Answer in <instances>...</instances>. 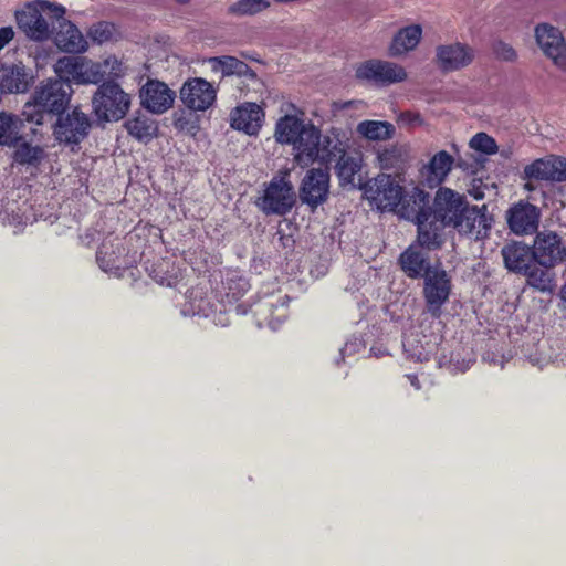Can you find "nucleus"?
Segmentation results:
<instances>
[{"mask_svg": "<svg viewBox=\"0 0 566 566\" xmlns=\"http://www.w3.org/2000/svg\"><path fill=\"white\" fill-rule=\"evenodd\" d=\"M502 256L505 266L516 273H526L533 259L530 248L517 242L503 247Z\"/></svg>", "mask_w": 566, "mask_h": 566, "instance_id": "nucleus-28", "label": "nucleus"}, {"mask_svg": "<svg viewBox=\"0 0 566 566\" xmlns=\"http://www.w3.org/2000/svg\"><path fill=\"white\" fill-rule=\"evenodd\" d=\"M263 120V108L255 103H243L237 106L230 113L231 127L250 136L256 135L259 133Z\"/></svg>", "mask_w": 566, "mask_h": 566, "instance_id": "nucleus-17", "label": "nucleus"}, {"mask_svg": "<svg viewBox=\"0 0 566 566\" xmlns=\"http://www.w3.org/2000/svg\"><path fill=\"white\" fill-rule=\"evenodd\" d=\"M467 206L462 195L450 188L441 187L436 192L431 214L446 227L454 228Z\"/></svg>", "mask_w": 566, "mask_h": 566, "instance_id": "nucleus-10", "label": "nucleus"}, {"mask_svg": "<svg viewBox=\"0 0 566 566\" xmlns=\"http://www.w3.org/2000/svg\"><path fill=\"white\" fill-rule=\"evenodd\" d=\"M97 262L101 266V269L104 272H113L120 269V264L117 260V258L113 256V253L109 254L108 248L106 244H103L99 250L97 251L96 255Z\"/></svg>", "mask_w": 566, "mask_h": 566, "instance_id": "nucleus-45", "label": "nucleus"}, {"mask_svg": "<svg viewBox=\"0 0 566 566\" xmlns=\"http://www.w3.org/2000/svg\"><path fill=\"white\" fill-rule=\"evenodd\" d=\"M469 146L482 154L485 155H493L497 153V145L494 138L489 136L485 133H478L475 134L469 143Z\"/></svg>", "mask_w": 566, "mask_h": 566, "instance_id": "nucleus-43", "label": "nucleus"}, {"mask_svg": "<svg viewBox=\"0 0 566 566\" xmlns=\"http://www.w3.org/2000/svg\"><path fill=\"white\" fill-rule=\"evenodd\" d=\"M177 2H180V3H187L189 2L190 0H176Z\"/></svg>", "mask_w": 566, "mask_h": 566, "instance_id": "nucleus-57", "label": "nucleus"}, {"mask_svg": "<svg viewBox=\"0 0 566 566\" xmlns=\"http://www.w3.org/2000/svg\"><path fill=\"white\" fill-rule=\"evenodd\" d=\"M217 92L212 84L201 77H195L184 83L180 88V99L184 105L195 112H205L216 101Z\"/></svg>", "mask_w": 566, "mask_h": 566, "instance_id": "nucleus-14", "label": "nucleus"}, {"mask_svg": "<svg viewBox=\"0 0 566 566\" xmlns=\"http://www.w3.org/2000/svg\"><path fill=\"white\" fill-rule=\"evenodd\" d=\"M549 269L551 268L542 269L538 266L528 269L525 273L528 284L542 292L552 291L555 286V281Z\"/></svg>", "mask_w": 566, "mask_h": 566, "instance_id": "nucleus-40", "label": "nucleus"}, {"mask_svg": "<svg viewBox=\"0 0 566 566\" xmlns=\"http://www.w3.org/2000/svg\"><path fill=\"white\" fill-rule=\"evenodd\" d=\"M356 77L376 85L388 86L405 82L408 73L405 67L385 60H368L356 67Z\"/></svg>", "mask_w": 566, "mask_h": 566, "instance_id": "nucleus-7", "label": "nucleus"}, {"mask_svg": "<svg viewBox=\"0 0 566 566\" xmlns=\"http://www.w3.org/2000/svg\"><path fill=\"white\" fill-rule=\"evenodd\" d=\"M214 71H220L223 75H238L255 77V73L247 63L233 56H218L210 60Z\"/></svg>", "mask_w": 566, "mask_h": 566, "instance_id": "nucleus-34", "label": "nucleus"}, {"mask_svg": "<svg viewBox=\"0 0 566 566\" xmlns=\"http://www.w3.org/2000/svg\"><path fill=\"white\" fill-rule=\"evenodd\" d=\"M319 145L321 132L311 124L293 145L295 163L301 167H308L318 161Z\"/></svg>", "mask_w": 566, "mask_h": 566, "instance_id": "nucleus-20", "label": "nucleus"}, {"mask_svg": "<svg viewBox=\"0 0 566 566\" xmlns=\"http://www.w3.org/2000/svg\"><path fill=\"white\" fill-rule=\"evenodd\" d=\"M310 125L296 116L286 115L276 123L275 138L280 144L293 146Z\"/></svg>", "mask_w": 566, "mask_h": 566, "instance_id": "nucleus-31", "label": "nucleus"}, {"mask_svg": "<svg viewBox=\"0 0 566 566\" xmlns=\"http://www.w3.org/2000/svg\"><path fill=\"white\" fill-rule=\"evenodd\" d=\"M125 127L130 136L140 142L150 140L157 133L155 120L146 115H137L128 119Z\"/></svg>", "mask_w": 566, "mask_h": 566, "instance_id": "nucleus-36", "label": "nucleus"}, {"mask_svg": "<svg viewBox=\"0 0 566 566\" xmlns=\"http://www.w3.org/2000/svg\"><path fill=\"white\" fill-rule=\"evenodd\" d=\"M402 345L406 355L416 361L429 360L437 346L434 342L427 339V336L413 333L403 338Z\"/></svg>", "mask_w": 566, "mask_h": 566, "instance_id": "nucleus-30", "label": "nucleus"}, {"mask_svg": "<svg viewBox=\"0 0 566 566\" xmlns=\"http://www.w3.org/2000/svg\"><path fill=\"white\" fill-rule=\"evenodd\" d=\"M551 168L547 157L536 159L524 167V179L551 180Z\"/></svg>", "mask_w": 566, "mask_h": 566, "instance_id": "nucleus-41", "label": "nucleus"}, {"mask_svg": "<svg viewBox=\"0 0 566 566\" xmlns=\"http://www.w3.org/2000/svg\"><path fill=\"white\" fill-rule=\"evenodd\" d=\"M271 7V0H238L228 8V13L238 17H253L266 11Z\"/></svg>", "mask_w": 566, "mask_h": 566, "instance_id": "nucleus-38", "label": "nucleus"}, {"mask_svg": "<svg viewBox=\"0 0 566 566\" xmlns=\"http://www.w3.org/2000/svg\"><path fill=\"white\" fill-rule=\"evenodd\" d=\"M493 217L489 213L486 205L467 206L454 228L460 234L473 240L485 239L492 228Z\"/></svg>", "mask_w": 566, "mask_h": 566, "instance_id": "nucleus-12", "label": "nucleus"}, {"mask_svg": "<svg viewBox=\"0 0 566 566\" xmlns=\"http://www.w3.org/2000/svg\"><path fill=\"white\" fill-rule=\"evenodd\" d=\"M399 263L401 270L410 279L424 277L428 271L433 270L430 266L428 255L417 244H411L400 254Z\"/></svg>", "mask_w": 566, "mask_h": 566, "instance_id": "nucleus-26", "label": "nucleus"}, {"mask_svg": "<svg viewBox=\"0 0 566 566\" xmlns=\"http://www.w3.org/2000/svg\"><path fill=\"white\" fill-rule=\"evenodd\" d=\"M56 32L53 34L55 45L67 53H82L87 49L85 40L78 28L71 21L62 19L56 22Z\"/></svg>", "mask_w": 566, "mask_h": 566, "instance_id": "nucleus-21", "label": "nucleus"}, {"mask_svg": "<svg viewBox=\"0 0 566 566\" xmlns=\"http://www.w3.org/2000/svg\"><path fill=\"white\" fill-rule=\"evenodd\" d=\"M98 119L117 122L127 114L130 96L115 82H105L96 91L92 99Z\"/></svg>", "mask_w": 566, "mask_h": 566, "instance_id": "nucleus-3", "label": "nucleus"}, {"mask_svg": "<svg viewBox=\"0 0 566 566\" xmlns=\"http://www.w3.org/2000/svg\"><path fill=\"white\" fill-rule=\"evenodd\" d=\"M349 139L345 132L332 128L324 136L321 135L318 163L331 164L347 153Z\"/></svg>", "mask_w": 566, "mask_h": 566, "instance_id": "nucleus-22", "label": "nucleus"}, {"mask_svg": "<svg viewBox=\"0 0 566 566\" xmlns=\"http://www.w3.org/2000/svg\"><path fill=\"white\" fill-rule=\"evenodd\" d=\"M91 122L86 114L73 109L65 116H60L54 129L56 139L61 144L77 145L88 134Z\"/></svg>", "mask_w": 566, "mask_h": 566, "instance_id": "nucleus-15", "label": "nucleus"}, {"mask_svg": "<svg viewBox=\"0 0 566 566\" xmlns=\"http://www.w3.org/2000/svg\"><path fill=\"white\" fill-rule=\"evenodd\" d=\"M335 165V171L339 179L340 185H352L355 176L361 169V157L360 155L345 154L338 158Z\"/></svg>", "mask_w": 566, "mask_h": 566, "instance_id": "nucleus-35", "label": "nucleus"}, {"mask_svg": "<svg viewBox=\"0 0 566 566\" xmlns=\"http://www.w3.org/2000/svg\"><path fill=\"white\" fill-rule=\"evenodd\" d=\"M287 170L273 177L258 199L259 208L266 214H286L295 203V192Z\"/></svg>", "mask_w": 566, "mask_h": 566, "instance_id": "nucleus-4", "label": "nucleus"}, {"mask_svg": "<svg viewBox=\"0 0 566 566\" xmlns=\"http://www.w3.org/2000/svg\"><path fill=\"white\" fill-rule=\"evenodd\" d=\"M395 126L386 120H363L357 125V133L368 140L384 142L392 138Z\"/></svg>", "mask_w": 566, "mask_h": 566, "instance_id": "nucleus-32", "label": "nucleus"}, {"mask_svg": "<svg viewBox=\"0 0 566 566\" xmlns=\"http://www.w3.org/2000/svg\"><path fill=\"white\" fill-rule=\"evenodd\" d=\"M417 224L418 234H417V244L420 248H426L428 250L439 249L443 243V228L438 219H434L433 216L419 218L418 220H413Z\"/></svg>", "mask_w": 566, "mask_h": 566, "instance_id": "nucleus-24", "label": "nucleus"}, {"mask_svg": "<svg viewBox=\"0 0 566 566\" xmlns=\"http://www.w3.org/2000/svg\"><path fill=\"white\" fill-rule=\"evenodd\" d=\"M65 14V8L48 0H34L14 13L20 31L31 41L45 42L55 31L56 22Z\"/></svg>", "mask_w": 566, "mask_h": 566, "instance_id": "nucleus-1", "label": "nucleus"}, {"mask_svg": "<svg viewBox=\"0 0 566 566\" xmlns=\"http://www.w3.org/2000/svg\"><path fill=\"white\" fill-rule=\"evenodd\" d=\"M551 168V180L566 181V158L559 156H547Z\"/></svg>", "mask_w": 566, "mask_h": 566, "instance_id": "nucleus-47", "label": "nucleus"}, {"mask_svg": "<svg viewBox=\"0 0 566 566\" xmlns=\"http://www.w3.org/2000/svg\"><path fill=\"white\" fill-rule=\"evenodd\" d=\"M13 147L15 148L13 160L19 165L36 167L45 156V151L41 146L32 145L21 139Z\"/></svg>", "mask_w": 566, "mask_h": 566, "instance_id": "nucleus-33", "label": "nucleus"}, {"mask_svg": "<svg viewBox=\"0 0 566 566\" xmlns=\"http://www.w3.org/2000/svg\"><path fill=\"white\" fill-rule=\"evenodd\" d=\"M408 156V149L403 145H391L379 151L377 159L381 169H394L400 167Z\"/></svg>", "mask_w": 566, "mask_h": 566, "instance_id": "nucleus-39", "label": "nucleus"}, {"mask_svg": "<svg viewBox=\"0 0 566 566\" xmlns=\"http://www.w3.org/2000/svg\"><path fill=\"white\" fill-rule=\"evenodd\" d=\"M329 191V174L324 169H310L300 189L302 202L308 205L312 209L317 208L325 202Z\"/></svg>", "mask_w": 566, "mask_h": 566, "instance_id": "nucleus-16", "label": "nucleus"}, {"mask_svg": "<svg viewBox=\"0 0 566 566\" xmlns=\"http://www.w3.org/2000/svg\"><path fill=\"white\" fill-rule=\"evenodd\" d=\"M470 196L475 200H482L484 198V190L480 186H474L469 190Z\"/></svg>", "mask_w": 566, "mask_h": 566, "instance_id": "nucleus-51", "label": "nucleus"}, {"mask_svg": "<svg viewBox=\"0 0 566 566\" xmlns=\"http://www.w3.org/2000/svg\"><path fill=\"white\" fill-rule=\"evenodd\" d=\"M21 119L12 114L0 113V145L12 147L21 139Z\"/></svg>", "mask_w": 566, "mask_h": 566, "instance_id": "nucleus-37", "label": "nucleus"}, {"mask_svg": "<svg viewBox=\"0 0 566 566\" xmlns=\"http://www.w3.org/2000/svg\"><path fill=\"white\" fill-rule=\"evenodd\" d=\"M532 255L541 266L554 268L566 262V242L554 231H539L533 242Z\"/></svg>", "mask_w": 566, "mask_h": 566, "instance_id": "nucleus-8", "label": "nucleus"}, {"mask_svg": "<svg viewBox=\"0 0 566 566\" xmlns=\"http://www.w3.org/2000/svg\"><path fill=\"white\" fill-rule=\"evenodd\" d=\"M360 345V343H347L345 345V347L342 349V355L344 356L345 354H352L356 347H358Z\"/></svg>", "mask_w": 566, "mask_h": 566, "instance_id": "nucleus-52", "label": "nucleus"}, {"mask_svg": "<svg viewBox=\"0 0 566 566\" xmlns=\"http://www.w3.org/2000/svg\"><path fill=\"white\" fill-rule=\"evenodd\" d=\"M59 77L69 83L96 84L102 81L101 66L85 57L65 56L59 59L54 66Z\"/></svg>", "mask_w": 566, "mask_h": 566, "instance_id": "nucleus-6", "label": "nucleus"}, {"mask_svg": "<svg viewBox=\"0 0 566 566\" xmlns=\"http://www.w3.org/2000/svg\"><path fill=\"white\" fill-rule=\"evenodd\" d=\"M453 163V157L446 150L434 154L421 170L427 185L430 188L441 185L451 171Z\"/></svg>", "mask_w": 566, "mask_h": 566, "instance_id": "nucleus-25", "label": "nucleus"}, {"mask_svg": "<svg viewBox=\"0 0 566 566\" xmlns=\"http://www.w3.org/2000/svg\"><path fill=\"white\" fill-rule=\"evenodd\" d=\"M535 39L543 53L560 70L566 71V42L562 32L548 24L535 28Z\"/></svg>", "mask_w": 566, "mask_h": 566, "instance_id": "nucleus-13", "label": "nucleus"}, {"mask_svg": "<svg viewBox=\"0 0 566 566\" xmlns=\"http://www.w3.org/2000/svg\"><path fill=\"white\" fill-rule=\"evenodd\" d=\"M3 86L10 93L24 92L28 87L25 75L21 69H12L3 78Z\"/></svg>", "mask_w": 566, "mask_h": 566, "instance_id": "nucleus-42", "label": "nucleus"}, {"mask_svg": "<svg viewBox=\"0 0 566 566\" xmlns=\"http://www.w3.org/2000/svg\"><path fill=\"white\" fill-rule=\"evenodd\" d=\"M365 197L378 210H392L402 202L403 188L396 177L379 174L366 184Z\"/></svg>", "mask_w": 566, "mask_h": 566, "instance_id": "nucleus-5", "label": "nucleus"}, {"mask_svg": "<svg viewBox=\"0 0 566 566\" xmlns=\"http://www.w3.org/2000/svg\"><path fill=\"white\" fill-rule=\"evenodd\" d=\"M539 210L528 202H518L507 211V223L516 234H528L537 230Z\"/></svg>", "mask_w": 566, "mask_h": 566, "instance_id": "nucleus-19", "label": "nucleus"}, {"mask_svg": "<svg viewBox=\"0 0 566 566\" xmlns=\"http://www.w3.org/2000/svg\"><path fill=\"white\" fill-rule=\"evenodd\" d=\"M14 30L12 27H2L0 28V51L13 40Z\"/></svg>", "mask_w": 566, "mask_h": 566, "instance_id": "nucleus-50", "label": "nucleus"}, {"mask_svg": "<svg viewBox=\"0 0 566 566\" xmlns=\"http://www.w3.org/2000/svg\"><path fill=\"white\" fill-rule=\"evenodd\" d=\"M429 193L418 187H415L409 199L401 207V216L412 221L418 220V217H431L432 210L429 207Z\"/></svg>", "mask_w": 566, "mask_h": 566, "instance_id": "nucleus-29", "label": "nucleus"}, {"mask_svg": "<svg viewBox=\"0 0 566 566\" xmlns=\"http://www.w3.org/2000/svg\"><path fill=\"white\" fill-rule=\"evenodd\" d=\"M142 105L151 113L163 114L175 99V93L163 82L149 81L140 91Z\"/></svg>", "mask_w": 566, "mask_h": 566, "instance_id": "nucleus-18", "label": "nucleus"}, {"mask_svg": "<svg viewBox=\"0 0 566 566\" xmlns=\"http://www.w3.org/2000/svg\"><path fill=\"white\" fill-rule=\"evenodd\" d=\"M155 279L161 285H168V286L172 285V281L170 279H165V277H159L158 279L157 276Z\"/></svg>", "mask_w": 566, "mask_h": 566, "instance_id": "nucleus-53", "label": "nucleus"}, {"mask_svg": "<svg viewBox=\"0 0 566 566\" xmlns=\"http://www.w3.org/2000/svg\"><path fill=\"white\" fill-rule=\"evenodd\" d=\"M474 59V49L458 41L439 44L434 50L436 65L443 73L463 70L471 65Z\"/></svg>", "mask_w": 566, "mask_h": 566, "instance_id": "nucleus-9", "label": "nucleus"}, {"mask_svg": "<svg viewBox=\"0 0 566 566\" xmlns=\"http://www.w3.org/2000/svg\"><path fill=\"white\" fill-rule=\"evenodd\" d=\"M422 36V29L419 24H412L400 29L394 36L388 54L392 57H399L415 50Z\"/></svg>", "mask_w": 566, "mask_h": 566, "instance_id": "nucleus-27", "label": "nucleus"}, {"mask_svg": "<svg viewBox=\"0 0 566 566\" xmlns=\"http://www.w3.org/2000/svg\"><path fill=\"white\" fill-rule=\"evenodd\" d=\"M450 292L451 280L444 270L433 268V270L427 272L423 295L428 311L432 316H440L441 307L448 301Z\"/></svg>", "mask_w": 566, "mask_h": 566, "instance_id": "nucleus-11", "label": "nucleus"}, {"mask_svg": "<svg viewBox=\"0 0 566 566\" xmlns=\"http://www.w3.org/2000/svg\"><path fill=\"white\" fill-rule=\"evenodd\" d=\"M101 66L102 81L105 77H119L124 74L122 63L115 56H108L103 62H97Z\"/></svg>", "mask_w": 566, "mask_h": 566, "instance_id": "nucleus-46", "label": "nucleus"}, {"mask_svg": "<svg viewBox=\"0 0 566 566\" xmlns=\"http://www.w3.org/2000/svg\"><path fill=\"white\" fill-rule=\"evenodd\" d=\"M238 285H239L240 290L245 291L247 286H248V282L245 280L240 279L238 282Z\"/></svg>", "mask_w": 566, "mask_h": 566, "instance_id": "nucleus-55", "label": "nucleus"}, {"mask_svg": "<svg viewBox=\"0 0 566 566\" xmlns=\"http://www.w3.org/2000/svg\"><path fill=\"white\" fill-rule=\"evenodd\" d=\"M289 297L286 295H271L258 303L255 314L263 317L259 321L261 326L265 322L272 329H276L279 325L286 318Z\"/></svg>", "mask_w": 566, "mask_h": 566, "instance_id": "nucleus-23", "label": "nucleus"}, {"mask_svg": "<svg viewBox=\"0 0 566 566\" xmlns=\"http://www.w3.org/2000/svg\"><path fill=\"white\" fill-rule=\"evenodd\" d=\"M399 122L409 126H420L422 118L419 113L405 112L400 114Z\"/></svg>", "mask_w": 566, "mask_h": 566, "instance_id": "nucleus-49", "label": "nucleus"}, {"mask_svg": "<svg viewBox=\"0 0 566 566\" xmlns=\"http://www.w3.org/2000/svg\"><path fill=\"white\" fill-rule=\"evenodd\" d=\"M559 296H560L562 301L566 305V283L562 286L560 292H559Z\"/></svg>", "mask_w": 566, "mask_h": 566, "instance_id": "nucleus-54", "label": "nucleus"}, {"mask_svg": "<svg viewBox=\"0 0 566 566\" xmlns=\"http://www.w3.org/2000/svg\"><path fill=\"white\" fill-rule=\"evenodd\" d=\"M115 27L109 22H98L93 24L88 30V38L98 44L105 43L112 40L114 35Z\"/></svg>", "mask_w": 566, "mask_h": 566, "instance_id": "nucleus-44", "label": "nucleus"}, {"mask_svg": "<svg viewBox=\"0 0 566 566\" xmlns=\"http://www.w3.org/2000/svg\"><path fill=\"white\" fill-rule=\"evenodd\" d=\"M410 380H411V385L415 386L417 389L420 388L419 386V381L417 380V378L415 376H409Z\"/></svg>", "mask_w": 566, "mask_h": 566, "instance_id": "nucleus-56", "label": "nucleus"}, {"mask_svg": "<svg viewBox=\"0 0 566 566\" xmlns=\"http://www.w3.org/2000/svg\"><path fill=\"white\" fill-rule=\"evenodd\" d=\"M71 86L60 80H50L36 87L32 101L23 106L22 115L29 123L41 125L46 114L62 113L70 101Z\"/></svg>", "mask_w": 566, "mask_h": 566, "instance_id": "nucleus-2", "label": "nucleus"}, {"mask_svg": "<svg viewBox=\"0 0 566 566\" xmlns=\"http://www.w3.org/2000/svg\"><path fill=\"white\" fill-rule=\"evenodd\" d=\"M493 53L496 59L505 62H514L517 59V53L514 48L503 41H496L493 44Z\"/></svg>", "mask_w": 566, "mask_h": 566, "instance_id": "nucleus-48", "label": "nucleus"}]
</instances>
